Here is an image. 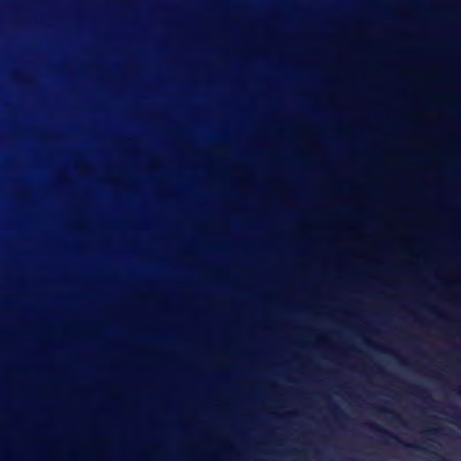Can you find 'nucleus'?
<instances>
[{
	"label": "nucleus",
	"mask_w": 461,
	"mask_h": 461,
	"mask_svg": "<svg viewBox=\"0 0 461 461\" xmlns=\"http://www.w3.org/2000/svg\"><path fill=\"white\" fill-rule=\"evenodd\" d=\"M370 428L372 430L379 433L380 436L384 439V441L388 443H391L392 441L402 443L396 435L389 432L388 430H385L384 429H383L382 427L375 423L370 424Z\"/></svg>",
	"instance_id": "1"
},
{
	"label": "nucleus",
	"mask_w": 461,
	"mask_h": 461,
	"mask_svg": "<svg viewBox=\"0 0 461 461\" xmlns=\"http://www.w3.org/2000/svg\"><path fill=\"white\" fill-rule=\"evenodd\" d=\"M410 388L412 391V393H419L420 395H423L424 393H427L424 388H422L421 386L417 385V384H412L410 386Z\"/></svg>",
	"instance_id": "2"
},
{
	"label": "nucleus",
	"mask_w": 461,
	"mask_h": 461,
	"mask_svg": "<svg viewBox=\"0 0 461 461\" xmlns=\"http://www.w3.org/2000/svg\"><path fill=\"white\" fill-rule=\"evenodd\" d=\"M451 417L457 422L461 423V412L458 411H455Z\"/></svg>",
	"instance_id": "3"
},
{
	"label": "nucleus",
	"mask_w": 461,
	"mask_h": 461,
	"mask_svg": "<svg viewBox=\"0 0 461 461\" xmlns=\"http://www.w3.org/2000/svg\"><path fill=\"white\" fill-rule=\"evenodd\" d=\"M433 461H448L447 458L434 453L433 454Z\"/></svg>",
	"instance_id": "4"
},
{
	"label": "nucleus",
	"mask_w": 461,
	"mask_h": 461,
	"mask_svg": "<svg viewBox=\"0 0 461 461\" xmlns=\"http://www.w3.org/2000/svg\"><path fill=\"white\" fill-rule=\"evenodd\" d=\"M333 411L341 415V416H345L344 415V412L337 406V405H334L333 406Z\"/></svg>",
	"instance_id": "5"
},
{
	"label": "nucleus",
	"mask_w": 461,
	"mask_h": 461,
	"mask_svg": "<svg viewBox=\"0 0 461 461\" xmlns=\"http://www.w3.org/2000/svg\"><path fill=\"white\" fill-rule=\"evenodd\" d=\"M408 447H412V448H416V449H422L420 446L414 445V444L408 445Z\"/></svg>",
	"instance_id": "6"
},
{
	"label": "nucleus",
	"mask_w": 461,
	"mask_h": 461,
	"mask_svg": "<svg viewBox=\"0 0 461 461\" xmlns=\"http://www.w3.org/2000/svg\"><path fill=\"white\" fill-rule=\"evenodd\" d=\"M428 432L430 433V434H436V433H438V430L432 429H429Z\"/></svg>",
	"instance_id": "7"
},
{
	"label": "nucleus",
	"mask_w": 461,
	"mask_h": 461,
	"mask_svg": "<svg viewBox=\"0 0 461 461\" xmlns=\"http://www.w3.org/2000/svg\"><path fill=\"white\" fill-rule=\"evenodd\" d=\"M381 411H384V412H391L390 411L386 410V409H380Z\"/></svg>",
	"instance_id": "8"
}]
</instances>
